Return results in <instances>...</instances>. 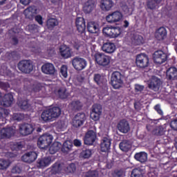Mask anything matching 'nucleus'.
<instances>
[{"instance_id":"nucleus-36","label":"nucleus","mask_w":177,"mask_h":177,"mask_svg":"<svg viewBox=\"0 0 177 177\" xmlns=\"http://www.w3.org/2000/svg\"><path fill=\"white\" fill-rule=\"evenodd\" d=\"M0 71L2 75L7 78V81H10L9 78H13L15 77V73H12V71H10L6 66H2Z\"/></svg>"},{"instance_id":"nucleus-1","label":"nucleus","mask_w":177,"mask_h":177,"mask_svg":"<svg viewBox=\"0 0 177 177\" xmlns=\"http://www.w3.org/2000/svg\"><path fill=\"white\" fill-rule=\"evenodd\" d=\"M53 142V136L50 134H43L37 140V146L39 149L45 150L52 145Z\"/></svg>"},{"instance_id":"nucleus-27","label":"nucleus","mask_w":177,"mask_h":177,"mask_svg":"<svg viewBox=\"0 0 177 177\" xmlns=\"http://www.w3.org/2000/svg\"><path fill=\"white\" fill-rule=\"evenodd\" d=\"M52 162V158L50 157H44L37 160V165L38 168H45L49 167Z\"/></svg>"},{"instance_id":"nucleus-29","label":"nucleus","mask_w":177,"mask_h":177,"mask_svg":"<svg viewBox=\"0 0 177 177\" xmlns=\"http://www.w3.org/2000/svg\"><path fill=\"white\" fill-rule=\"evenodd\" d=\"M17 106L24 111H30L31 110V104L28 102V100H19L17 101Z\"/></svg>"},{"instance_id":"nucleus-2","label":"nucleus","mask_w":177,"mask_h":177,"mask_svg":"<svg viewBox=\"0 0 177 177\" xmlns=\"http://www.w3.org/2000/svg\"><path fill=\"white\" fill-rule=\"evenodd\" d=\"M124 84V76L120 72L115 71L111 77V85L114 89H120L121 85Z\"/></svg>"},{"instance_id":"nucleus-46","label":"nucleus","mask_w":177,"mask_h":177,"mask_svg":"<svg viewBox=\"0 0 177 177\" xmlns=\"http://www.w3.org/2000/svg\"><path fill=\"white\" fill-rule=\"evenodd\" d=\"M132 44L136 46L143 45L145 44V39L141 35H135L132 39Z\"/></svg>"},{"instance_id":"nucleus-60","label":"nucleus","mask_w":177,"mask_h":177,"mask_svg":"<svg viewBox=\"0 0 177 177\" xmlns=\"http://www.w3.org/2000/svg\"><path fill=\"white\" fill-rule=\"evenodd\" d=\"M164 133H165V130H164V127H162V126H159L156 129V135L158 136H162Z\"/></svg>"},{"instance_id":"nucleus-59","label":"nucleus","mask_w":177,"mask_h":177,"mask_svg":"<svg viewBox=\"0 0 177 177\" xmlns=\"http://www.w3.org/2000/svg\"><path fill=\"white\" fill-rule=\"evenodd\" d=\"M84 177H99V174L96 171H88Z\"/></svg>"},{"instance_id":"nucleus-21","label":"nucleus","mask_w":177,"mask_h":177,"mask_svg":"<svg viewBox=\"0 0 177 177\" xmlns=\"http://www.w3.org/2000/svg\"><path fill=\"white\" fill-rule=\"evenodd\" d=\"M19 131L24 136L31 135L34 132V127L30 124H23L19 125Z\"/></svg>"},{"instance_id":"nucleus-10","label":"nucleus","mask_w":177,"mask_h":177,"mask_svg":"<svg viewBox=\"0 0 177 177\" xmlns=\"http://www.w3.org/2000/svg\"><path fill=\"white\" fill-rule=\"evenodd\" d=\"M86 60L84 58H81L80 57H75L72 60V65L73 66L74 68L77 71H81L86 67Z\"/></svg>"},{"instance_id":"nucleus-20","label":"nucleus","mask_w":177,"mask_h":177,"mask_svg":"<svg viewBox=\"0 0 177 177\" xmlns=\"http://www.w3.org/2000/svg\"><path fill=\"white\" fill-rule=\"evenodd\" d=\"M114 7V1L113 0H101L100 8L103 12H109Z\"/></svg>"},{"instance_id":"nucleus-50","label":"nucleus","mask_w":177,"mask_h":177,"mask_svg":"<svg viewBox=\"0 0 177 177\" xmlns=\"http://www.w3.org/2000/svg\"><path fill=\"white\" fill-rule=\"evenodd\" d=\"M131 177H143L142 170L139 168L133 169L131 171Z\"/></svg>"},{"instance_id":"nucleus-16","label":"nucleus","mask_w":177,"mask_h":177,"mask_svg":"<svg viewBox=\"0 0 177 177\" xmlns=\"http://www.w3.org/2000/svg\"><path fill=\"white\" fill-rule=\"evenodd\" d=\"M93 81L100 86V88H106L107 86V79L99 73H95L93 76Z\"/></svg>"},{"instance_id":"nucleus-7","label":"nucleus","mask_w":177,"mask_h":177,"mask_svg":"<svg viewBox=\"0 0 177 177\" xmlns=\"http://www.w3.org/2000/svg\"><path fill=\"white\" fill-rule=\"evenodd\" d=\"M102 111H103L102 105L99 104H95L92 106L90 118L93 121H99V120H100V116L102 115Z\"/></svg>"},{"instance_id":"nucleus-34","label":"nucleus","mask_w":177,"mask_h":177,"mask_svg":"<svg viewBox=\"0 0 177 177\" xmlns=\"http://www.w3.org/2000/svg\"><path fill=\"white\" fill-rule=\"evenodd\" d=\"M87 30L91 34H97L99 32V24L95 21H90L87 24Z\"/></svg>"},{"instance_id":"nucleus-55","label":"nucleus","mask_w":177,"mask_h":177,"mask_svg":"<svg viewBox=\"0 0 177 177\" xmlns=\"http://www.w3.org/2000/svg\"><path fill=\"white\" fill-rule=\"evenodd\" d=\"M12 120H14V121H21L22 120H24V114L20 113H14L12 115Z\"/></svg>"},{"instance_id":"nucleus-14","label":"nucleus","mask_w":177,"mask_h":177,"mask_svg":"<svg viewBox=\"0 0 177 177\" xmlns=\"http://www.w3.org/2000/svg\"><path fill=\"white\" fill-rule=\"evenodd\" d=\"M161 80L158 79V77L156 76H153L148 84V88L149 89H151V91H154V92H158V91H160V88L161 87Z\"/></svg>"},{"instance_id":"nucleus-44","label":"nucleus","mask_w":177,"mask_h":177,"mask_svg":"<svg viewBox=\"0 0 177 177\" xmlns=\"http://www.w3.org/2000/svg\"><path fill=\"white\" fill-rule=\"evenodd\" d=\"M162 0H148L147 1V8L150 10H154L158 3H161Z\"/></svg>"},{"instance_id":"nucleus-19","label":"nucleus","mask_w":177,"mask_h":177,"mask_svg":"<svg viewBox=\"0 0 177 177\" xmlns=\"http://www.w3.org/2000/svg\"><path fill=\"white\" fill-rule=\"evenodd\" d=\"M117 128L122 133H128V132L131 131L129 122L125 119H122L118 122Z\"/></svg>"},{"instance_id":"nucleus-56","label":"nucleus","mask_w":177,"mask_h":177,"mask_svg":"<svg viewBox=\"0 0 177 177\" xmlns=\"http://www.w3.org/2000/svg\"><path fill=\"white\" fill-rule=\"evenodd\" d=\"M0 88L1 89L6 91V92H8V90L9 89V88H10V84H9L8 82L0 81Z\"/></svg>"},{"instance_id":"nucleus-63","label":"nucleus","mask_w":177,"mask_h":177,"mask_svg":"<svg viewBox=\"0 0 177 177\" xmlns=\"http://www.w3.org/2000/svg\"><path fill=\"white\" fill-rule=\"evenodd\" d=\"M154 109L156 110V111H157L158 114H159L160 115H162L163 112L162 110H161V106H160V104H156L154 106Z\"/></svg>"},{"instance_id":"nucleus-39","label":"nucleus","mask_w":177,"mask_h":177,"mask_svg":"<svg viewBox=\"0 0 177 177\" xmlns=\"http://www.w3.org/2000/svg\"><path fill=\"white\" fill-rule=\"evenodd\" d=\"M41 118L44 122H48V121H52L53 120V118L52 116V113H50V111L49 109L44 110L41 115Z\"/></svg>"},{"instance_id":"nucleus-5","label":"nucleus","mask_w":177,"mask_h":177,"mask_svg":"<svg viewBox=\"0 0 177 177\" xmlns=\"http://www.w3.org/2000/svg\"><path fill=\"white\" fill-rule=\"evenodd\" d=\"M94 58L95 63H97L98 66L106 67V66L110 64V56L106 55L103 53H96L94 55Z\"/></svg>"},{"instance_id":"nucleus-4","label":"nucleus","mask_w":177,"mask_h":177,"mask_svg":"<svg viewBox=\"0 0 177 177\" xmlns=\"http://www.w3.org/2000/svg\"><path fill=\"white\" fill-rule=\"evenodd\" d=\"M17 68L21 73L30 74L34 70V65L32 64V61L24 59L18 63Z\"/></svg>"},{"instance_id":"nucleus-24","label":"nucleus","mask_w":177,"mask_h":177,"mask_svg":"<svg viewBox=\"0 0 177 177\" xmlns=\"http://www.w3.org/2000/svg\"><path fill=\"white\" fill-rule=\"evenodd\" d=\"M24 15L26 19L32 20L34 19V15H37V8L35 6H29L24 10Z\"/></svg>"},{"instance_id":"nucleus-23","label":"nucleus","mask_w":177,"mask_h":177,"mask_svg":"<svg viewBox=\"0 0 177 177\" xmlns=\"http://www.w3.org/2000/svg\"><path fill=\"white\" fill-rule=\"evenodd\" d=\"M68 107L72 111H80V110H82V107H84V104L80 100H76L71 102Z\"/></svg>"},{"instance_id":"nucleus-41","label":"nucleus","mask_w":177,"mask_h":177,"mask_svg":"<svg viewBox=\"0 0 177 177\" xmlns=\"http://www.w3.org/2000/svg\"><path fill=\"white\" fill-rule=\"evenodd\" d=\"M3 115L5 117H8V115H9V111H8V109L0 107V125L6 124V118L3 117ZM1 121L2 122H1Z\"/></svg>"},{"instance_id":"nucleus-32","label":"nucleus","mask_w":177,"mask_h":177,"mask_svg":"<svg viewBox=\"0 0 177 177\" xmlns=\"http://www.w3.org/2000/svg\"><path fill=\"white\" fill-rule=\"evenodd\" d=\"M166 77L170 81L177 80V68L176 67H170L166 72Z\"/></svg>"},{"instance_id":"nucleus-18","label":"nucleus","mask_w":177,"mask_h":177,"mask_svg":"<svg viewBox=\"0 0 177 177\" xmlns=\"http://www.w3.org/2000/svg\"><path fill=\"white\" fill-rule=\"evenodd\" d=\"M41 71L47 75H55L56 74V68L53 64L46 63L41 66Z\"/></svg>"},{"instance_id":"nucleus-26","label":"nucleus","mask_w":177,"mask_h":177,"mask_svg":"<svg viewBox=\"0 0 177 177\" xmlns=\"http://www.w3.org/2000/svg\"><path fill=\"white\" fill-rule=\"evenodd\" d=\"M167 29L162 26L160 27L155 32V38H156L158 41H164V39L167 38Z\"/></svg>"},{"instance_id":"nucleus-51","label":"nucleus","mask_w":177,"mask_h":177,"mask_svg":"<svg viewBox=\"0 0 177 177\" xmlns=\"http://www.w3.org/2000/svg\"><path fill=\"white\" fill-rule=\"evenodd\" d=\"M10 165L9 161L5 159L0 160V169H7Z\"/></svg>"},{"instance_id":"nucleus-37","label":"nucleus","mask_w":177,"mask_h":177,"mask_svg":"<svg viewBox=\"0 0 177 177\" xmlns=\"http://www.w3.org/2000/svg\"><path fill=\"white\" fill-rule=\"evenodd\" d=\"M134 158L136 161H139L142 164L146 162L147 161V153L145 151H141L139 153H136L134 155Z\"/></svg>"},{"instance_id":"nucleus-53","label":"nucleus","mask_w":177,"mask_h":177,"mask_svg":"<svg viewBox=\"0 0 177 177\" xmlns=\"http://www.w3.org/2000/svg\"><path fill=\"white\" fill-rule=\"evenodd\" d=\"M75 118L76 120H78L79 121H82L83 122H85V120H86V116L84 113H77L75 115Z\"/></svg>"},{"instance_id":"nucleus-25","label":"nucleus","mask_w":177,"mask_h":177,"mask_svg":"<svg viewBox=\"0 0 177 177\" xmlns=\"http://www.w3.org/2000/svg\"><path fill=\"white\" fill-rule=\"evenodd\" d=\"M54 92L59 99L64 100L68 97V93H67V88L66 87H58Z\"/></svg>"},{"instance_id":"nucleus-52","label":"nucleus","mask_w":177,"mask_h":177,"mask_svg":"<svg viewBox=\"0 0 177 177\" xmlns=\"http://www.w3.org/2000/svg\"><path fill=\"white\" fill-rule=\"evenodd\" d=\"M60 74L62 77L64 78H67L68 77V74L67 73V66L62 65L60 68Z\"/></svg>"},{"instance_id":"nucleus-6","label":"nucleus","mask_w":177,"mask_h":177,"mask_svg":"<svg viewBox=\"0 0 177 177\" xmlns=\"http://www.w3.org/2000/svg\"><path fill=\"white\" fill-rule=\"evenodd\" d=\"M136 64L139 68H146V67H149V56L145 53L138 55L136 58Z\"/></svg>"},{"instance_id":"nucleus-40","label":"nucleus","mask_w":177,"mask_h":177,"mask_svg":"<svg viewBox=\"0 0 177 177\" xmlns=\"http://www.w3.org/2000/svg\"><path fill=\"white\" fill-rule=\"evenodd\" d=\"M119 147L122 151H125L127 153L129 151L130 149H131L132 145H131L129 141L124 140L119 144Z\"/></svg>"},{"instance_id":"nucleus-35","label":"nucleus","mask_w":177,"mask_h":177,"mask_svg":"<svg viewBox=\"0 0 177 177\" xmlns=\"http://www.w3.org/2000/svg\"><path fill=\"white\" fill-rule=\"evenodd\" d=\"M20 58V55L17 51H11L6 53V59L7 62H15Z\"/></svg>"},{"instance_id":"nucleus-28","label":"nucleus","mask_w":177,"mask_h":177,"mask_svg":"<svg viewBox=\"0 0 177 177\" xmlns=\"http://www.w3.org/2000/svg\"><path fill=\"white\" fill-rule=\"evenodd\" d=\"M59 54L63 59H68L71 57V48L66 45L61 46L59 48Z\"/></svg>"},{"instance_id":"nucleus-13","label":"nucleus","mask_w":177,"mask_h":177,"mask_svg":"<svg viewBox=\"0 0 177 177\" xmlns=\"http://www.w3.org/2000/svg\"><path fill=\"white\" fill-rule=\"evenodd\" d=\"M16 131L12 127H5L0 129V139H10L15 136Z\"/></svg>"},{"instance_id":"nucleus-8","label":"nucleus","mask_w":177,"mask_h":177,"mask_svg":"<svg viewBox=\"0 0 177 177\" xmlns=\"http://www.w3.org/2000/svg\"><path fill=\"white\" fill-rule=\"evenodd\" d=\"M75 24L79 34L81 35V37L85 38V35L86 34V25L85 24V19L83 17H77L75 21Z\"/></svg>"},{"instance_id":"nucleus-15","label":"nucleus","mask_w":177,"mask_h":177,"mask_svg":"<svg viewBox=\"0 0 177 177\" xmlns=\"http://www.w3.org/2000/svg\"><path fill=\"white\" fill-rule=\"evenodd\" d=\"M95 140L96 133L93 130L88 131L84 137V144L88 145V146H92V145L95 143Z\"/></svg>"},{"instance_id":"nucleus-30","label":"nucleus","mask_w":177,"mask_h":177,"mask_svg":"<svg viewBox=\"0 0 177 177\" xmlns=\"http://www.w3.org/2000/svg\"><path fill=\"white\" fill-rule=\"evenodd\" d=\"M96 8L95 6V1L93 0H88L87 1L84 6H83V10L86 15L91 13V12H93V10Z\"/></svg>"},{"instance_id":"nucleus-33","label":"nucleus","mask_w":177,"mask_h":177,"mask_svg":"<svg viewBox=\"0 0 177 177\" xmlns=\"http://www.w3.org/2000/svg\"><path fill=\"white\" fill-rule=\"evenodd\" d=\"M103 52L105 53H114L115 51V44L111 42L104 43L102 47Z\"/></svg>"},{"instance_id":"nucleus-9","label":"nucleus","mask_w":177,"mask_h":177,"mask_svg":"<svg viewBox=\"0 0 177 177\" xmlns=\"http://www.w3.org/2000/svg\"><path fill=\"white\" fill-rule=\"evenodd\" d=\"M153 62L156 64H162L165 63V61L168 59V55L164 51L159 50L155 51L153 55Z\"/></svg>"},{"instance_id":"nucleus-49","label":"nucleus","mask_w":177,"mask_h":177,"mask_svg":"<svg viewBox=\"0 0 177 177\" xmlns=\"http://www.w3.org/2000/svg\"><path fill=\"white\" fill-rule=\"evenodd\" d=\"M28 30L31 34H37V32H39V26L37 24L28 25Z\"/></svg>"},{"instance_id":"nucleus-48","label":"nucleus","mask_w":177,"mask_h":177,"mask_svg":"<svg viewBox=\"0 0 177 177\" xmlns=\"http://www.w3.org/2000/svg\"><path fill=\"white\" fill-rule=\"evenodd\" d=\"M91 156H92V150L91 149H83L80 153V158L84 159L90 158Z\"/></svg>"},{"instance_id":"nucleus-61","label":"nucleus","mask_w":177,"mask_h":177,"mask_svg":"<svg viewBox=\"0 0 177 177\" xmlns=\"http://www.w3.org/2000/svg\"><path fill=\"white\" fill-rule=\"evenodd\" d=\"M35 21L38 23V24H39L40 26H43L44 21H43L42 16L38 15L35 17Z\"/></svg>"},{"instance_id":"nucleus-3","label":"nucleus","mask_w":177,"mask_h":177,"mask_svg":"<svg viewBox=\"0 0 177 177\" xmlns=\"http://www.w3.org/2000/svg\"><path fill=\"white\" fill-rule=\"evenodd\" d=\"M102 32L105 35V37H109V38H117L121 35L122 30L121 28L118 26H106L102 29Z\"/></svg>"},{"instance_id":"nucleus-54","label":"nucleus","mask_w":177,"mask_h":177,"mask_svg":"<svg viewBox=\"0 0 177 177\" xmlns=\"http://www.w3.org/2000/svg\"><path fill=\"white\" fill-rule=\"evenodd\" d=\"M12 150L19 151V150H21L23 149V144H21V142H14L12 146Z\"/></svg>"},{"instance_id":"nucleus-17","label":"nucleus","mask_w":177,"mask_h":177,"mask_svg":"<svg viewBox=\"0 0 177 177\" xmlns=\"http://www.w3.org/2000/svg\"><path fill=\"white\" fill-rule=\"evenodd\" d=\"M111 147V138L109 136L104 137L101 140L100 149L102 153H107Z\"/></svg>"},{"instance_id":"nucleus-42","label":"nucleus","mask_w":177,"mask_h":177,"mask_svg":"<svg viewBox=\"0 0 177 177\" xmlns=\"http://www.w3.org/2000/svg\"><path fill=\"white\" fill-rule=\"evenodd\" d=\"M62 149V143L59 142H54L50 147H49V153L50 154H55L57 153L59 150Z\"/></svg>"},{"instance_id":"nucleus-45","label":"nucleus","mask_w":177,"mask_h":177,"mask_svg":"<svg viewBox=\"0 0 177 177\" xmlns=\"http://www.w3.org/2000/svg\"><path fill=\"white\" fill-rule=\"evenodd\" d=\"M50 112L51 113V115L53 118H57L60 117V114H62V109L59 106H53L52 108L48 109Z\"/></svg>"},{"instance_id":"nucleus-12","label":"nucleus","mask_w":177,"mask_h":177,"mask_svg":"<svg viewBox=\"0 0 177 177\" xmlns=\"http://www.w3.org/2000/svg\"><path fill=\"white\" fill-rule=\"evenodd\" d=\"M38 157V154L35 151H28L26 152L22 156H21V160L24 161V162H27L28 164H31L32 162H34L37 160Z\"/></svg>"},{"instance_id":"nucleus-58","label":"nucleus","mask_w":177,"mask_h":177,"mask_svg":"<svg viewBox=\"0 0 177 177\" xmlns=\"http://www.w3.org/2000/svg\"><path fill=\"white\" fill-rule=\"evenodd\" d=\"M73 127H75V128H80L81 125H84V122L82 120H79L78 119L74 118L73 121Z\"/></svg>"},{"instance_id":"nucleus-64","label":"nucleus","mask_w":177,"mask_h":177,"mask_svg":"<svg viewBox=\"0 0 177 177\" xmlns=\"http://www.w3.org/2000/svg\"><path fill=\"white\" fill-rule=\"evenodd\" d=\"M171 127L174 131H177V120H174L171 124Z\"/></svg>"},{"instance_id":"nucleus-22","label":"nucleus","mask_w":177,"mask_h":177,"mask_svg":"<svg viewBox=\"0 0 177 177\" xmlns=\"http://www.w3.org/2000/svg\"><path fill=\"white\" fill-rule=\"evenodd\" d=\"M13 103V95L12 93L6 94L0 102L3 107H10Z\"/></svg>"},{"instance_id":"nucleus-47","label":"nucleus","mask_w":177,"mask_h":177,"mask_svg":"<svg viewBox=\"0 0 177 177\" xmlns=\"http://www.w3.org/2000/svg\"><path fill=\"white\" fill-rule=\"evenodd\" d=\"M77 171V166L75 163H71L68 166H64V172L66 174H74Z\"/></svg>"},{"instance_id":"nucleus-57","label":"nucleus","mask_w":177,"mask_h":177,"mask_svg":"<svg viewBox=\"0 0 177 177\" xmlns=\"http://www.w3.org/2000/svg\"><path fill=\"white\" fill-rule=\"evenodd\" d=\"M134 89L136 93H142V91L145 89V86L140 85L139 84H136L134 85Z\"/></svg>"},{"instance_id":"nucleus-62","label":"nucleus","mask_w":177,"mask_h":177,"mask_svg":"<svg viewBox=\"0 0 177 177\" xmlns=\"http://www.w3.org/2000/svg\"><path fill=\"white\" fill-rule=\"evenodd\" d=\"M73 48L74 49H76V50H80V48H81V42L78 39H76L74 41Z\"/></svg>"},{"instance_id":"nucleus-11","label":"nucleus","mask_w":177,"mask_h":177,"mask_svg":"<svg viewBox=\"0 0 177 177\" xmlns=\"http://www.w3.org/2000/svg\"><path fill=\"white\" fill-rule=\"evenodd\" d=\"M124 16L122 15V13L120 11H115L110 14H109L106 17V20L107 23H118V21H121L122 20V18Z\"/></svg>"},{"instance_id":"nucleus-38","label":"nucleus","mask_w":177,"mask_h":177,"mask_svg":"<svg viewBox=\"0 0 177 177\" xmlns=\"http://www.w3.org/2000/svg\"><path fill=\"white\" fill-rule=\"evenodd\" d=\"M56 26H59V21L56 18H50L46 21V27L48 30H53Z\"/></svg>"},{"instance_id":"nucleus-31","label":"nucleus","mask_w":177,"mask_h":177,"mask_svg":"<svg viewBox=\"0 0 177 177\" xmlns=\"http://www.w3.org/2000/svg\"><path fill=\"white\" fill-rule=\"evenodd\" d=\"M51 172L54 175H56V174H63L64 172V165L55 162L51 166Z\"/></svg>"},{"instance_id":"nucleus-43","label":"nucleus","mask_w":177,"mask_h":177,"mask_svg":"<svg viewBox=\"0 0 177 177\" xmlns=\"http://www.w3.org/2000/svg\"><path fill=\"white\" fill-rule=\"evenodd\" d=\"M62 153H68L73 150V142L70 141H65L61 147Z\"/></svg>"}]
</instances>
